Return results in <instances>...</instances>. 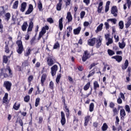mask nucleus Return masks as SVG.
<instances>
[{"label":"nucleus","instance_id":"nucleus-60","mask_svg":"<svg viewBox=\"0 0 131 131\" xmlns=\"http://www.w3.org/2000/svg\"><path fill=\"white\" fill-rule=\"evenodd\" d=\"M42 120H43V119L42 118V117H39V121L38 122V123L39 124L42 123Z\"/></svg>","mask_w":131,"mask_h":131},{"label":"nucleus","instance_id":"nucleus-38","mask_svg":"<svg viewBox=\"0 0 131 131\" xmlns=\"http://www.w3.org/2000/svg\"><path fill=\"white\" fill-rule=\"evenodd\" d=\"M5 72L9 71V74H10V75H12V70H11L10 67H7V68L5 69Z\"/></svg>","mask_w":131,"mask_h":131},{"label":"nucleus","instance_id":"nucleus-16","mask_svg":"<svg viewBox=\"0 0 131 131\" xmlns=\"http://www.w3.org/2000/svg\"><path fill=\"white\" fill-rule=\"evenodd\" d=\"M127 67H128V60L126 59L125 61L124 64L122 66V69L123 70H125Z\"/></svg>","mask_w":131,"mask_h":131},{"label":"nucleus","instance_id":"nucleus-11","mask_svg":"<svg viewBox=\"0 0 131 131\" xmlns=\"http://www.w3.org/2000/svg\"><path fill=\"white\" fill-rule=\"evenodd\" d=\"M46 79H47V74H43L41 77V85L43 86V83H44L45 81H46Z\"/></svg>","mask_w":131,"mask_h":131},{"label":"nucleus","instance_id":"nucleus-28","mask_svg":"<svg viewBox=\"0 0 131 131\" xmlns=\"http://www.w3.org/2000/svg\"><path fill=\"white\" fill-rule=\"evenodd\" d=\"M5 15V10L4 7H0V16H4Z\"/></svg>","mask_w":131,"mask_h":131},{"label":"nucleus","instance_id":"nucleus-7","mask_svg":"<svg viewBox=\"0 0 131 131\" xmlns=\"http://www.w3.org/2000/svg\"><path fill=\"white\" fill-rule=\"evenodd\" d=\"M47 63L49 66H53L55 63V60L52 58V57L49 56L48 58Z\"/></svg>","mask_w":131,"mask_h":131},{"label":"nucleus","instance_id":"nucleus-3","mask_svg":"<svg viewBox=\"0 0 131 131\" xmlns=\"http://www.w3.org/2000/svg\"><path fill=\"white\" fill-rule=\"evenodd\" d=\"M3 86L6 88L8 92H10L11 91V86H12V83L9 81H5L4 83Z\"/></svg>","mask_w":131,"mask_h":131},{"label":"nucleus","instance_id":"nucleus-51","mask_svg":"<svg viewBox=\"0 0 131 131\" xmlns=\"http://www.w3.org/2000/svg\"><path fill=\"white\" fill-rule=\"evenodd\" d=\"M84 15H85V12L82 11L80 13V18L82 19L84 17Z\"/></svg>","mask_w":131,"mask_h":131},{"label":"nucleus","instance_id":"nucleus-36","mask_svg":"<svg viewBox=\"0 0 131 131\" xmlns=\"http://www.w3.org/2000/svg\"><path fill=\"white\" fill-rule=\"evenodd\" d=\"M8 61H9L8 57L6 55H4L3 57V63L7 64L8 63Z\"/></svg>","mask_w":131,"mask_h":131},{"label":"nucleus","instance_id":"nucleus-43","mask_svg":"<svg viewBox=\"0 0 131 131\" xmlns=\"http://www.w3.org/2000/svg\"><path fill=\"white\" fill-rule=\"evenodd\" d=\"M30 53H31V49H29L27 51V52L25 53V56L26 57H28V56H29V55H30Z\"/></svg>","mask_w":131,"mask_h":131},{"label":"nucleus","instance_id":"nucleus-29","mask_svg":"<svg viewBox=\"0 0 131 131\" xmlns=\"http://www.w3.org/2000/svg\"><path fill=\"white\" fill-rule=\"evenodd\" d=\"M38 8L39 11H41V9H42V4H41V1L40 0L38 1Z\"/></svg>","mask_w":131,"mask_h":131},{"label":"nucleus","instance_id":"nucleus-35","mask_svg":"<svg viewBox=\"0 0 131 131\" xmlns=\"http://www.w3.org/2000/svg\"><path fill=\"white\" fill-rule=\"evenodd\" d=\"M91 83L88 82L83 88L84 91H88V89H90Z\"/></svg>","mask_w":131,"mask_h":131},{"label":"nucleus","instance_id":"nucleus-64","mask_svg":"<svg viewBox=\"0 0 131 131\" xmlns=\"http://www.w3.org/2000/svg\"><path fill=\"white\" fill-rule=\"evenodd\" d=\"M23 66H25V67H26V66H28V61H24L23 63Z\"/></svg>","mask_w":131,"mask_h":131},{"label":"nucleus","instance_id":"nucleus-62","mask_svg":"<svg viewBox=\"0 0 131 131\" xmlns=\"http://www.w3.org/2000/svg\"><path fill=\"white\" fill-rule=\"evenodd\" d=\"M104 25L105 26L106 29H109V23L105 22L104 23Z\"/></svg>","mask_w":131,"mask_h":131},{"label":"nucleus","instance_id":"nucleus-57","mask_svg":"<svg viewBox=\"0 0 131 131\" xmlns=\"http://www.w3.org/2000/svg\"><path fill=\"white\" fill-rule=\"evenodd\" d=\"M127 5L128 6V8L129 9L130 8V5H131L130 0H127Z\"/></svg>","mask_w":131,"mask_h":131},{"label":"nucleus","instance_id":"nucleus-18","mask_svg":"<svg viewBox=\"0 0 131 131\" xmlns=\"http://www.w3.org/2000/svg\"><path fill=\"white\" fill-rule=\"evenodd\" d=\"M59 28L60 30H62V29H63V17H61L59 20Z\"/></svg>","mask_w":131,"mask_h":131},{"label":"nucleus","instance_id":"nucleus-55","mask_svg":"<svg viewBox=\"0 0 131 131\" xmlns=\"http://www.w3.org/2000/svg\"><path fill=\"white\" fill-rule=\"evenodd\" d=\"M47 32L46 31V29H43V28L42 29L41 31L39 32V33H41V34H45Z\"/></svg>","mask_w":131,"mask_h":131},{"label":"nucleus","instance_id":"nucleus-34","mask_svg":"<svg viewBox=\"0 0 131 131\" xmlns=\"http://www.w3.org/2000/svg\"><path fill=\"white\" fill-rule=\"evenodd\" d=\"M119 26L120 29H123L124 25H123V21L121 20L119 23Z\"/></svg>","mask_w":131,"mask_h":131},{"label":"nucleus","instance_id":"nucleus-21","mask_svg":"<svg viewBox=\"0 0 131 131\" xmlns=\"http://www.w3.org/2000/svg\"><path fill=\"white\" fill-rule=\"evenodd\" d=\"M32 28H33V22H32V21H31L30 22V24L28 28V32H29V31H32Z\"/></svg>","mask_w":131,"mask_h":131},{"label":"nucleus","instance_id":"nucleus-63","mask_svg":"<svg viewBox=\"0 0 131 131\" xmlns=\"http://www.w3.org/2000/svg\"><path fill=\"white\" fill-rule=\"evenodd\" d=\"M115 106V104H114V103L113 102H111L110 103V107L111 108H114V106Z\"/></svg>","mask_w":131,"mask_h":131},{"label":"nucleus","instance_id":"nucleus-9","mask_svg":"<svg viewBox=\"0 0 131 131\" xmlns=\"http://www.w3.org/2000/svg\"><path fill=\"white\" fill-rule=\"evenodd\" d=\"M95 42H96V38L89 39L88 41L89 46H90L91 47H94V46H95Z\"/></svg>","mask_w":131,"mask_h":131},{"label":"nucleus","instance_id":"nucleus-2","mask_svg":"<svg viewBox=\"0 0 131 131\" xmlns=\"http://www.w3.org/2000/svg\"><path fill=\"white\" fill-rule=\"evenodd\" d=\"M103 41V38L101 36H98V38H96L95 41H96V47L97 49H99L102 46V41Z\"/></svg>","mask_w":131,"mask_h":131},{"label":"nucleus","instance_id":"nucleus-30","mask_svg":"<svg viewBox=\"0 0 131 131\" xmlns=\"http://www.w3.org/2000/svg\"><path fill=\"white\" fill-rule=\"evenodd\" d=\"M102 130L103 131H106L107 130V128H108V125H107V124L106 123H104L102 126Z\"/></svg>","mask_w":131,"mask_h":131},{"label":"nucleus","instance_id":"nucleus-1","mask_svg":"<svg viewBox=\"0 0 131 131\" xmlns=\"http://www.w3.org/2000/svg\"><path fill=\"white\" fill-rule=\"evenodd\" d=\"M16 45L18 46L17 52L18 54H22L23 51H24V48H23V45L22 44V41L18 40L16 41Z\"/></svg>","mask_w":131,"mask_h":131},{"label":"nucleus","instance_id":"nucleus-26","mask_svg":"<svg viewBox=\"0 0 131 131\" xmlns=\"http://www.w3.org/2000/svg\"><path fill=\"white\" fill-rule=\"evenodd\" d=\"M64 107L66 109V113L67 117H69V108H67V105H66V103L63 104Z\"/></svg>","mask_w":131,"mask_h":131},{"label":"nucleus","instance_id":"nucleus-59","mask_svg":"<svg viewBox=\"0 0 131 131\" xmlns=\"http://www.w3.org/2000/svg\"><path fill=\"white\" fill-rule=\"evenodd\" d=\"M9 52H10V50H9V47H8V45H6L5 46V52L8 53Z\"/></svg>","mask_w":131,"mask_h":131},{"label":"nucleus","instance_id":"nucleus-46","mask_svg":"<svg viewBox=\"0 0 131 131\" xmlns=\"http://www.w3.org/2000/svg\"><path fill=\"white\" fill-rule=\"evenodd\" d=\"M25 102H29V100H30V96L29 95L26 96L24 98Z\"/></svg>","mask_w":131,"mask_h":131},{"label":"nucleus","instance_id":"nucleus-42","mask_svg":"<svg viewBox=\"0 0 131 131\" xmlns=\"http://www.w3.org/2000/svg\"><path fill=\"white\" fill-rule=\"evenodd\" d=\"M107 52L110 56H113V55H114L115 54V53L113 51H112L110 49H108L107 50Z\"/></svg>","mask_w":131,"mask_h":131},{"label":"nucleus","instance_id":"nucleus-50","mask_svg":"<svg viewBox=\"0 0 131 131\" xmlns=\"http://www.w3.org/2000/svg\"><path fill=\"white\" fill-rule=\"evenodd\" d=\"M59 47H60V45L58 42H57L54 45L53 49H58Z\"/></svg>","mask_w":131,"mask_h":131},{"label":"nucleus","instance_id":"nucleus-47","mask_svg":"<svg viewBox=\"0 0 131 131\" xmlns=\"http://www.w3.org/2000/svg\"><path fill=\"white\" fill-rule=\"evenodd\" d=\"M125 109L127 112H130V108H129V106L128 105H126L125 107Z\"/></svg>","mask_w":131,"mask_h":131},{"label":"nucleus","instance_id":"nucleus-15","mask_svg":"<svg viewBox=\"0 0 131 131\" xmlns=\"http://www.w3.org/2000/svg\"><path fill=\"white\" fill-rule=\"evenodd\" d=\"M113 59H115L119 63L122 61V57L121 56L117 55L113 57Z\"/></svg>","mask_w":131,"mask_h":131},{"label":"nucleus","instance_id":"nucleus-14","mask_svg":"<svg viewBox=\"0 0 131 131\" xmlns=\"http://www.w3.org/2000/svg\"><path fill=\"white\" fill-rule=\"evenodd\" d=\"M102 10H103V2H100L99 4L97 10L98 13H101V12H102Z\"/></svg>","mask_w":131,"mask_h":131},{"label":"nucleus","instance_id":"nucleus-17","mask_svg":"<svg viewBox=\"0 0 131 131\" xmlns=\"http://www.w3.org/2000/svg\"><path fill=\"white\" fill-rule=\"evenodd\" d=\"M27 6V4H26V3L25 2L23 3L21 5V8H20L21 12H24L26 9Z\"/></svg>","mask_w":131,"mask_h":131},{"label":"nucleus","instance_id":"nucleus-56","mask_svg":"<svg viewBox=\"0 0 131 131\" xmlns=\"http://www.w3.org/2000/svg\"><path fill=\"white\" fill-rule=\"evenodd\" d=\"M118 104H122V100L120 97H119L117 99Z\"/></svg>","mask_w":131,"mask_h":131},{"label":"nucleus","instance_id":"nucleus-23","mask_svg":"<svg viewBox=\"0 0 131 131\" xmlns=\"http://www.w3.org/2000/svg\"><path fill=\"white\" fill-rule=\"evenodd\" d=\"M103 24H100L99 26L97 27V30H96V33H98L99 31H101L103 29Z\"/></svg>","mask_w":131,"mask_h":131},{"label":"nucleus","instance_id":"nucleus-6","mask_svg":"<svg viewBox=\"0 0 131 131\" xmlns=\"http://www.w3.org/2000/svg\"><path fill=\"white\" fill-rule=\"evenodd\" d=\"M117 8L116 7V6H113L112 8V10H111V13L114 15V17H117Z\"/></svg>","mask_w":131,"mask_h":131},{"label":"nucleus","instance_id":"nucleus-22","mask_svg":"<svg viewBox=\"0 0 131 131\" xmlns=\"http://www.w3.org/2000/svg\"><path fill=\"white\" fill-rule=\"evenodd\" d=\"M98 88H100V85H99V83H98V81H95L94 82V89L95 90V92H96L97 89H98Z\"/></svg>","mask_w":131,"mask_h":131},{"label":"nucleus","instance_id":"nucleus-53","mask_svg":"<svg viewBox=\"0 0 131 131\" xmlns=\"http://www.w3.org/2000/svg\"><path fill=\"white\" fill-rule=\"evenodd\" d=\"M120 95L121 96V99H122V100H123V101H125V97L124 96V94L121 92Z\"/></svg>","mask_w":131,"mask_h":131},{"label":"nucleus","instance_id":"nucleus-48","mask_svg":"<svg viewBox=\"0 0 131 131\" xmlns=\"http://www.w3.org/2000/svg\"><path fill=\"white\" fill-rule=\"evenodd\" d=\"M107 21H111V22H113L114 24H116L117 20H116V19L111 18V19H107Z\"/></svg>","mask_w":131,"mask_h":131},{"label":"nucleus","instance_id":"nucleus-24","mask_svg":"<svg viewBox=\"0 0 131 131\" xmlns=\"http://www.w3.org/2000/svg\"><path fill=\"white\" fill-rule=\"evenodd\" d=\"M119 47L120 49H124L125 48V42H124V41H122V43H120V42H119Z\"/></svg>","mask_w":131,"mask_h":131},{"label":"nucleus","instance_id":"nucleus-27","mask_svg":"<svg viewBox=\"0 0 131 131\" xmlns=\"http://www.w3.org/2000/svg\"><path fill=\"white\" fill-rule=\"evenodd\" d=\"M95 107V105L94 103H91L89 106V111L90 112H93L94 111V107Z\"/></svg>","mask_w":131,"mask_h":131},{"label":"nucleus","instance_id":"nucleus-39","mask_svg":"<svg viewBox=\"0 0 131 131\" xmlns=\"http://www.w3.org/2000/svg\"><path fill=\"white\" fill-rule=\"evenodd\" d=\"M40 100V98H36L35 103V107H37V106H38V105H39V101Z\"/></svg>","mask_w":131,"mask_h":131},{"label":"nucleus","instance_id":"nucleus-52","mask_svg":"<svg viewBox=\"0 0 131 131\" xmlns=\"http://www.w3.org/2000/svg\"><path fill=\"white\" fill-rule=\"evenodd\" d=\"M116 125H118L119 124V118H118V116L116 117Z\"/></svg>","mask_w":131,"mask_h":131},{"label":"nucleus","instance_id":"nucleus-4","mask_svg":"<svg viewBox=\"0 0 131 131\" xmlns=\"http://www.w3.org/2000/svg\"><path fill=\"white\" fill-rule=\"evenodd\" d=\"M90 56L89 52H88V51H85L82 57V60L83 62H85V61H86L88 59L90 58Z\"/></svg>","mask_w":131,"mask_h":131},{"label":"nucleus","instance_id":"nucleus-40","mask_svg":"<svg viewBox=\"0 0 131 131\" xmlns=\"http://www.w3.org/2000/svg\"><path fill=\"white\" fill-rule=\"evenodd\" d=\"M120 115L122 117L125 116V111H124V109H122V110H120Z\"/></svg>","mask_w":131,"mask_h":131},{"label":"nucleus","instance_id":"nucleus-13","mask_svg":"<svg viewBox=\"0 0 131 131\" xmlns=\"http://www.w3.org/2000/svg\"><path fill=\"white\" fill-rule=\"evenodd\" d=\"M67 19H68V22H71L72 21V15H71V12H68L67 13Z\"/></svg>","mask_w":131,"mask_h":131},{"label":"nucleus","instance_id":"nucleus-41","mask_svg":"<svg viewBox=\"0 0 131 131\" xmlns=\"http://www.w3.org/2000/svg\"><path fill=\"white\" fill-rule=\"evenodd\" d=\"M0 76H4L5 78L8 77V75H7V73L4 72V71H2L1 73L0 74Z\"/></svg>","mask_w":131,"mask_h":131},{"label":"nucleus","instance_id":"nucleus-5","mask_svg":"<svg viewBox=\"0 0 131 131\" xmlns=\"http://www.w3.org/2000/svg\"><path fill=\"white\" fill-rule=\"evenodd\" d=\"M51 75L52 76H55L56 75V73H57V71H58V66L55 64L51 68Z\"/></svg>","mask_w":131,"mask_h":131},{"label":"nucleus","instance_id":"nucleus-61","mask_svg":"<svg viewBox=\"0 0 131 131\" xmlns=\"http://www.w3.org/2000/svg\"><path fill=\"white\" fill-rule=\"evenodd\" d=\"M83 25L85 27H86L89 26V25H90V23H89L88 21H85L83 23Z\"/></svg>","mask_w":131,"mask_h":131},{"label":"nucleus","instance_id":"nucleus-58","mask_svg":"<svg viewBox=\"0 0 131 131\" xmlns=\"http://www.w3.org/2000/svg\"><path fill=\"white\" fill-rule=\"evenodd\" d=\"M50 88L51 89H53L54 88V82L53 81H50Z\"/></svg>","mask_w":131,"mask_h":131},{"label":"nucleus","instance_id":"nucleus-12","mask_svg":"<svg viewBox=\"0 0 131 131\" xmlns=\"http://www.w3.org/2000/svg\"><path fill=\"white\" fill-rule=\"evenodd\" d=\"M27 27H28V23H27V21H25L23 23L21 26V29L23 31H26Z\"/></svg>","mask_w":131,"mask_h":131},{"label":"nucleus","instance_id":"nucleus-10","mask_svg":"<svg viewBox=\"0 0 131 131\" xmlns=\"http://www.w3.org/2000/svg\"><path fill=\"white\" fill-rule=\"evenodd\" d=\"M32 11H33V6L32 5L30 4L28 10L25 13V15H29V14H31Z\"/></svg>","mask_w":131,"mask_h":131},{"label":"nucleus","instance_id":"nucleus-54","mask_svg":"<svg viewBox=\"0 0 131 131\" xmlns=\"http://www.w3.org/2000/svg\"><path fill=\"white\" fill-rule=\"evenodd\" d=\"M67 30H68L67 32H69V33H71V31H72V27H71V26H69V27L67 28Z\"/></svg>","mask_w":131,"mask_h":131},{"label":"nucleus","instance_id":"nucleus-37","mask_svg":"<svg viewBox=\"0 0 131 131\" xmlns=\"http://www.w3.org/2000/svg\"><path fill=\"white\" fill-rule=\"evenodd\" d=\"M108 41L106 42V46H109V45H111L113 43V40L112 38H108L107 39Z\"/></svg>","mask_w":131,"mask_h":131},{"label":"nucleus","instance_id":"nucleus-45","mask_svg":"<svg viewBox=\"0 0 131 131\" xmlns=\"http://www.w3.org/2000/svg\"><path fill=\"white\" fill-rule=\"evenodd\" d=\"M33 80V76H30L28 78V82L29 83V85H30V83L31 82V81Z\"/></svg>","mask_w":131,"mask_h":131},{"label":"nucleus","instance_id":"nucleus-49","mask_svg":"<svg viewBox=\"0 0 131 131\" xmlns=\"http://www.w3.org/2000/svg\"><path fill=\"white\" fill-rule=\"evenodd\" d=\"M47 21L49 22V23H50V24L54 23V20L52 17H50L48 18Z\"/></svg>","mask_w":131,"mask_h":131},{"label":"nucleus","instance_id":"nucleus-31","mask_svg":"<svg viewBox=\"0 0 131 131\" xmlns=\"http://www.w3.org/2000/svg\"><path fill=\"white\" fill-rule=\"evenodd\" d=\"M18 5H19V1H16L13 3V9H17L18 8Z\"/></svg>","mask_w":131,"mask_h":131},{"label":"nucleus","instance_id":"nucleus-25","mask_svg":"<svg viewBox=\"0 0 131 131\" xmlns=\"http://www.w3.org/2000/svg\"><path fill=\"white\" fill-rule=\"evenodd\" d=\"M90 116H87L84 118L85 119V122H84V125L85 126H86L88 125V123H89V122L90 121Z\"/></svg>","mask_w":131,"mask_h":131},{"label":"nucleus","instance_id":"nucleus-19","mask_svg":"<svg viewBox=\"0 0 131 131\" xmlns=\"http://www.w3.org/2000/svg\"><path fill=\"white\" fill-rule=\"evenodd\" d=\"M80 30H81V27H78L77 28L74 29V34L78 35L80 32Z\"/></svg>","mask_w":131,"mask_h":131},{"label":"nucleus","instance_id":"nucleus-44","mask_svg":"<svg viewBox=\"0 0 131 131\" xmlns=\"http://www.w3.org/2000/svg\"><path fill=\"white\" fill-rule=\"evenodd\" d=\"M60 78H61V74H59V75H57V77L56 79V82H57V83H59Z\"/></svg>","mask_w":131,"mask_h":131},{"label":"nucleus","instance_id":"nucleus-8","mask_svg":"<svg viewBox=\"0 0 131 131\" xmlns=\"http://www.w3.org/2000/svg\"><path fill=\"white\" fill-rule=\"evenodd\" d=\"M61 123L62 125H64L66 123V119H65V114L63 112H61Z\"/></svg>","mask_w":131,"mask_h":131},{"label":"nucleus","instance_id":"nucleus-20","mask_svg":"<svg viewBox=\"0 0 131 131\" xmlns=\"http://www.w3.org/2000/svg\"><path fill=\"white\" fill-rule=\"evenodd\" d=\"M62 0H59V2L57 5L56 10L57 11H61V8H62Z\"/></svg>","mask_w":131,"mask_h":131},{"label":"nucleus","instance_id":"nucleus-32","mask_svg":"<svg viewBox=\"0 0 131 131\" xmlns=\"http://www.w3.org/2000/svg\"><path fill=\"white\" fill-rule=\"evenodd\" d=\"M13 108L15 110H18L20 108V104H17V102H15L13 105Z\"/></svg>","mask_w":131,"mask_h":131},{"label":"nucleus","instance_id":"nucleus-33","mask_svg":"<svg viewBox=\"0 0 131 131\" xmlns=\"http://www.w3.org/2000/svg\"><path fill=\"white\" fill-rule=\"evenodd\" d=\"M5 20H7V21H9L10 20V18H11V14L8 12L5 14Z\"/></svg>","mask_w":131,"mask_h":131}]
</instances>
